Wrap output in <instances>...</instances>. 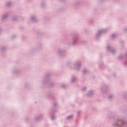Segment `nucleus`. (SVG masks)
Here are the masks:
<instances>
[{"instance_id":"obj_1","label":"nucleus","mask_w":127,"mask_h":127,"mask_svg":"<svg viewBox=\"0 0 127 127\" xmlns=\"http://www.w3.org/2000/svg\"><path fill=\"white\" fill-rule=\"evenodd\" d=\"M71 118H73V116H69L68 117H67V119H71Z\"/></svg>"}]
</instances>
